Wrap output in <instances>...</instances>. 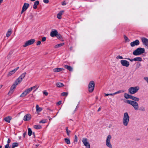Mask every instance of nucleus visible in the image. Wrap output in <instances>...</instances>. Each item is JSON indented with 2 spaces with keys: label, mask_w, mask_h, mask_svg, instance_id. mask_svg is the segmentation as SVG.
Masks as SVG:
<instances>
[{
  "label": "nucleus",
  "mask_w": 148,
  "mask_h": 148,
  "mask_svg": "<svg viewBox=\"0 0 148 148\" xmlns=\"http://www.w3.org/2000/svg\"><path fill=\"white\" fill-rule=\"evenodd\" d=\"M130 121V116L127 112L124 113L122 120V123L123 125L127 126Z\"/></svg>",
  "instance_id": "obj_1"
},
{
  "label": "nucleus",
  "mask_w": 148,
  "mask_h": 148,
  "mask_svg": "<svg viewBox=\"0 0 148 148\" xmlns=\"http://www.w3.org/2000/svg\"><path fill=\"white\" fill-rule=\"evenodd\" d=\"M125 102L132 105L135 110H137L139 109V105L136 102L127 100L125 101Z\"/></svg>",
  "instance_id": "obj_2"
},
{
  "label": "nucleus",
  "mask_w": 148,
  "mask_h": 148,
  "mask_svg": "<svg viewBox=\"0 0 148 148\" xmlns=\"http://www.w3.org/2000/svg\"><path fill=\"white\" fill-rule=\"evenodd\" d=\"M140 89L138 86L134 87H131L128 89L129 92L131 94H134L137 92Z\"/></svg>",
  "instance_id": "obj_3"
},
{
  "label": "nucleus",
  "mask_w": 148,
  "mask_h": 148,
  "mask_svg": "<svg viewBox=\"0 0 148 148\" xmlns=\"http://www.w3.org/2000/svg\"><path fill=\"white\" fill-rule=\"evenodd\" d=\"M145 51L144 48H138L133 52V54L135 56H138L143 53Z\"/></svg>",
  "instance_id": "obj_4"
},
{
  "label": "nucleus",
  "mask_w": 148,
  "mask_h": 148,
  "mask_svg": "<svg viewBox=\"0 0 148 148\" xmlns=\"http://www.w3.org/2000/svg\"><path fill=\"white\" fill-rule=\"evenodd\" d=\"M95 86V84L94 82L93 81H90L88 85V90L89 92H92L94 89Z\"/></svg>",
  "instance_id": "obj_5"
},
{
  "label": "nucleus",
  "mask_w": 148,
  "mask_h": 148,
  "mask_svg": "<svg viewBox=\"0 0 148 148\" xmlns=\"http://www.w3.org/2000/svg\"><path fill=\"white\" fill-rule=\"evenodd\" d=\"M112 136L110 135L108 136L106 141V146L109 148H112V145L111 143V140Z\"/></svg>",
  "instance_id": "obj_6"
},
{
  "label": "nucleus",
  "mask_w": 148,
  "mask_h": 148,
  "mask_svg": "<svg viewBox=\"0 0 148 148\" xmlns=\"http://www.w3.org/2000/svg\"><path fill=\"white\" fill-rule=\"evenodd\" d=\"M26 74V72H24L15 81V84H19L21 82L23 79L25 77Z\"/></svg>",
  "instance_id": "obj_7"
},
{
  "label": "nucleus",
  "mask_w": 148,
  "mask_h": 148,
  "mask_svg": "<svg viewBox=\"0 0 148 148\" xmlns=\"http://www.w3.org/2000/svg\"><path fill=\"white\" fill-rule=\"evenodd\" d=\"M35 41V40L34 39L29 40L25 42L23 46L24 47H26L28 45L32 44Z\"/></svg>",
  "instance_id": "obj_8"
},
{
  "label": "nucleus",
  "mask_w": 148,
  "mask_h": 148,
  "mask_svg": "<svg viewBox=\"0 0 148 148\" xmlns=\"http://www.w3.org/2000/svg\"><path fill=\"white\" fill-rule=\"evenodd\" d=\"M17 85L18 84H16L15 83L14 84L12 85L10 88V90L8 93V95H10L13 93L14 91V88H16Z\"/></svg>",
  "instance_id": "obj_9"
},
{
  "label": "nucleus",
  "mask_w": 148,
  "mask_h": 148,
  "mask_svg": "<svg viewBox=\"0 0 148 148\" xmlns=\"http://www.w3.org/2000/svg\"><path fill=\"white\" fill-rule=\"evenodd\" d=\"M121 64L122 66L128 67L130 65L129 62L125 60H121L120 61Z\"/></svg>",
  "instance_id": "obj_10"
},
{
  "label": "nucleus",
  "mask_w": 148,
  "mask_h": 148,
  "mask_svg": "<svg viewBox=\"0 0 148 148\" xmlns=\"http://www.w3.org/2000/svg\"><path fill=\"white\" fill-rule=\"evenodd\" d=\"M29 6V5L28 3H25L22 7L21 13L22 14L24 11H26Z\"/></svg>",
  "instance_id": "obj_11"
},
{
  "label": "nucleus",
  "mask_w": 148,
  "mask_h": 148,
  "mask_svg": "<svg viewBox=\"0 0 148 148\" xmlns=\"http://www.w3.org/2000/svg\"><path fill=\"white\" fill-rule=\"evenodd\" d=\"M141 39L143 44L148 47V39L144 37H142Z\"/></svg>",
  "instance_id": "obj_12"
},
{
  "label": "nucleus",
  "mask_w": 148,
  "mask_h": 148,
  "mask_svg": "<svg viewBox=\"0 0 148 148\" xmlns=\"http://www.w3.org/2000/svg\"><path fill=\"white\" fill-rule=\"evenodd\" d=\"M31 118V115L29 114H27L24 116L23 120L24 121H28Z\"/></svg>",
  "instance_id": "obj_13"
},
{
  "label": "nucleus",
  "mask_w": 148,
  "mask_h": 148,
  "mask_svg": "<svg viewBox=\"0 0 148 148\" xmlns=\"http://www.w3.org/2000/svg\"><path fill=\"white\" fill-rule=\"evenodd\" d=\"M139 41L138 40H136L130 43V45L132 47H134L136 45H138L139 44Z\"/></svg>",
  "instance_id": "obj_14"
},
{
  "label": "nucleus",
  "mask_w": 148,
  "mask_h": 148,
  "mask_svg": "<svg viewBox=\"0 0 148 148\" xmlns=\"http://www.w3.org/2000/svg\"><path fill=\"white\" fill-rule=\"evenodd\" d=\"M58 34V32L56 30H54L53 31H52L50 33V36L52 37H54L57 36V34Z\"/></svg>",
  "instance_id": "obj_15"
},
{
  "label": "nucleus",
  "mask_w": 148,
  "mask_h": 148,
  "mask_svg": "<svg viewBox=\"0 0 148 148\" xmlns=\"http://www.w3.org/2000/svg\"><path fill=\"white\" fill-rule=\"evenodd\" d=\"M64 70V69L62 68H57L53 69V71L55 72H58Z\"/></svg>",
  "instance_id": "obj_16"
},
{
  "label": "nucleus",
  "mask_w": 148,
  "mask_h": 148,
  "mask_svg": "<svg viewBox=\"0 0 148 148\" xmlns=\"http://www.w3.org/2000/svg\"><path fill=\"white\" fill-rule=\"evenodd\" d=\"M64 12V11L63 10L61 11L59 13L57 14V17L59 19H60L62 18V15L63 13Z\"/></svg>",
  "instance_id": "obj_17"
},
{
  "label": "nucleus",
  "mask_w": 148,
  "mask_h": 148,
  "mask_svg": "<svg viewBox=\"0 0 148 148\" xmlns=\"http://www.w3.org/2000/svg\"><path fill=\"white\" fill-rule=\"evenodd\" d=\"M131 99L135 101H138L139 100V99L137 97L132 95Z\"/></svg>",
  "instance_id": "obj_18"
},
{
  "label": "nucleus",
  "mask_w": 148,
  "mask_h": 148,
  "mask_svg": "<svg viewBox=\"0 0 148 148\" xmlns=\"http://www.w3.org/2000/svg\"><path fill=\"white\" fill-rule=\"evenodd\" d=\"M12 119V117L10 116H8L4 118V120L5 121L8 123L10 122V121Z\"/></svg>",
  "instance_id": "obj_19"
},
{
  "label": "nucleus",
  "mask_w": 148,
  "mask_h": 148,
  "mask_svg": "<svg viewBox=\"0 0 148 148\" xmlns=\"http://www.w3.org/2000/svg\"><path fill=\"white\" fill-rule=\"evenodd\" d=\"M64 67L70 71H73V68L71 66L67 65H64Z\"/></svg>",
  "instance_id": "obj_20"
},
{
  "label": "nucleus",
  "mask_w": 148,
  "mask_h": 148,
  "mask_svg": "<svg viewBox=\"0 0 148 148\" xmlns=\"http://www.w3.org/2000/svg\"><path fill=\"white\" fill-rule=\"evenodd\" d=\"M39 4V1H36L34 2L33 8L34 9H36L37 8V6Z\"/></svg>",
  "instance_id": "obj_21"
},
{
  "label": "nucleus",
  "mask_w": 148,
  "mask_h": 148,
  "mask_svg": "<svg viewBox=\"0 0 148 148\" xmlns=\"http://www.w3.org/2000/svg\"><path fill=\"white\" fill-rule=\"evenodd\" d=\"M36 111L38 112H40L42 110V108L39 107V106L38 105H37L36 106Z\"/></svg>",
  "instance_id": "obj_22"
},
{
  "label": "nucleus",
  "mask_w": 148,
  "mask_h": 148,
  "mask_svg": "<svg viewBox=\"0 0 148 148\" xmlns=\"http://www.w3.org/2000/svg\"><path fill=\"white\" fill-rule=\"evenodd\" d=\"M12 33V30L11 29H9L8 30V31L6 33V36L7 37H9L11 35Z\"/></svg>",
  "instance_id": "obj_23"
},
{
  "label": "nucleus",
  "mask_w": 148,
  "mask_h": 148,
  "mask_svg": "<svg viewBox=\"0 0 148 148\" xmlns=\"http://www.w3.org/2000/svg\"><path fill=\"white\" fill-rule=\"evenodd\" d=\"M56 86L58 87H61L64 86V84L60 82H57L56 84Z\"/></svg>",
  "instance_id": "obj_24"
},
{
  "label": "nucleus",
  "mask_w": 148,
  "mask_h": 148,
  "mask_svg": "<svg viewBox=\"0 0 148 148\" xmlns=\"http://www.w3.org/2000/svg\"><path fill=\"white\" fill-rule=\"evenodd\" d=\"M18 143H12V146L11 148L10 147L9 148H14L15 147H18Z\"/></svg>",
  "instance_id": "obj_25"
},
{
  "label": "nucleus",
  "mask_w": 148,
  "mask_h": 148,
  "mask_svg": "<svg viewBox=\"0 0 148 148\" xmlns=\"http://www.w3.org/2000/svg\"><path fill=\"white\" fill-rule=\"evenodd\" d=\"M124 96L125 98L126 99H127L128 98L131 99L132 95H130L127 93H125L124 94Z\"/></svg>",
  "instance_id": "obj_26"
},
{
  "label": "nucleus",
  "mask_w": 148,
  "mask_h": 148,
  "mask_svg": "<svg viewBox=\"0 0 148 148\" xmlns=\"http://www.w3.org/2000/svg\"><path fill=\"white\" fill-rule=\"evenodd\" d=\"M28 94L25 90L20 96V97H23L26 96Z\"/></svg>",
  "instance_id": "obj_27"
},
{
  "label": "nucleus",
  "mask_w": 148,
  "mask_h": 148,
  "mask_svg": "<svg viewBox=\"0 0 148 148\" xmlns=\"http://www.w3.org/2000/svg\"><path fill=\"white\" fill-rule=\"evenodd\" d=\"M134 61H142V59L140 57H136L135 58H134Z\"/></svg>",
  "instance_id": "obj_28"
},
{
  "label": "nucleus",
  "mask_w": 148,
  "mask_h": 148,
  "mask_svg": "<svg viewBox=\"0 0 148 148\" xmlns=\"http://www.w3.org/2000/svg\"><path fill=\"white\" fill-rule=\"evenodd\" d=\"M64 45V43H60V44H58V45H56L55 46V47L56 48H58V47H60Z\"/></svg>",
  "instance_id": "obj_29"
},
{
  "label": "nucleus",
  "mask_w": 148,
  "mask_h": 148,
  "mask_svg": "<svg viewBox=\"0 0 148 148\" xmlns=\"http://www.w3.org/2000/svg\"><path fill=\"white\" fill-rule=\"evenodd\" d=\"M82 141L84 144L88 142V141L87 139L86 138H83L82 140Z\"/></svg>",
  "instance_id": "obj_30"
},
{
  "label": "nucleus",
  "mask_w": 148,
  "mask_h": 148,
  "mask_svg": "<svg viewBox=\"0 0 148 148\" xmlns=\"http://www.w3.org/2000/svg\"><path fill=\"white\" fill-rule=\"evenodd\" d=\"M34 128L36 129H39L41 128V126L40 125H34Z\"/></svg>",
  "instance_id": "obj_31"
},
{
  "label": "nucleus",
  "mask_w": 148,
  "mask_h": 148,
  "mask_svg": "<svg viewBox=\"0 0 148 148\" xmlns=\"http://www.w3.org/2000/svg\"><path fill=\"white\" fill-rule=\"evenodd\" d=\"M15 72L13 70L10 71L8 74V76H10L12 75V74H14Z\"/></svg>",
  "instance_id": "obj_32"
},
{
  "label": "nucleus",
  "mask_w": 148,
  "mask_h": 148,
  "mask_svg": "<svg viewBox=\"0 0 148 148\" xmlns=\"http://www.w3.org/2000/svg\"><path fill=\"white\" fill-rule=\"evenodd\" d=\"M32 132L30 128L28 129V135L29 136H31L32 135Z\"/></svg>",
  "instance_id": "obj_33"
},
{
  "label": "nucleus",
  "mask_w": 148,
  "mask_h": 148,
  "mask_svg": "<svg viewBox=\"0 0 148 148\" xmlns=\"http://www.w3.org/2000/svg\"><path fill=\"white\" fill-rule=\"evenodd\" d=\"M85 146L86 147V148H90V145L89 143L88 142L84 144Z\"/></svg>",
  "instance_id": "obj_34"
},
{
  "label": "nucleus",
  "mask_w": 148,
  "mask_h": 148,
  "mask_svg": "<svg viewBox=\"0 0 148 148\" xmlns=\"http://www.w3.org/2000/svg\"><path fill=\"white\" fill-rule=\"evenodd\" d=\"M64 140L65 142L68 144H70V141L69 139L65 138L64 139Z\"/></svg>",
  "instance_id": "obj_35"
},
{
  "label": "nucleus",
  "mask_w": 148,
  "mask_h": 148,
  "mask_svg": "<svg viewBox=\"0 0 148 148\" xmlns=\"http://www.w3.org/2000/svg\"><path fill=\"white\" fill-rule=\"evenodd\" d=\"M37 87V85H36L35 86H34L30 88L32 90L33 89H35L36 88V89L34 90V91H35L36 90H37L38 89V87Z\"/></svg>",
  "instance_id": "obj_36"
},
{
  "label": "nucleus",
  "mask_w": 148,
  "mask_h": 148,
  "mask_svg": "<svg viewBox=\"0 0 148 148\" xmlns=\"http://www.w3.org/2000/svg\"><path fill=\"white\" fill-rule=\"evenodd\" d=\"M124 92V90H119L117 92H114L115 95L120 93L122 92Z\"/></svg>",
  "instance_id": "obj_37"
},
{
  "label": "nucleus",
  "mask_w": 148,
  "mask_h": 148,
  "mask_svg": "<svg viewBox=\"0 0 148 148\" xmlns=\"http://www.w3.org/2000/svg\"><path fill=\"white\" fill-rule=\"evenodd\" d=\"M68 127H66V132L67 135L68 136H69V134L71 133V131L69 130L68 129Z\"/></svg>",
  "instance_id": "obj_38"
},
{
  "label": "nucleus",
  "mask_w": 148,
  "mask_h": 148,
  "mask_svg": "<svg viewBox=\"0 0 148 148\" xmlns=\"http://www.w3.org/2000/svg\"><path fill=\"white\" fill-rule=\"evenodd\" d=\"M124 39L125 40V42H129V40L128 38L125 35L124 36Z\"/></svg>",
  "instance_id": "obj_39"
},
{
  "label": "nucleus",
  "mask_w": 148,
  "mask_h": 148,
  "mask_svg": "<svg viewBox=\"0 0 148 148\" xmlns=\"http://www.w3.org/2000/svg\"><path fill=\"white\" fill-rule=\"evenodd\" d=\"M68 94V93L66 92H63L61 94V95L62 96H67Z\"/></svg>",
  "instance_id": "obj_40"
},
{
  "label": "nucleus",
  "mask_w": 148,
  "mask_h": 148,
  "mask_svg": "<svg viewBox=\"0 0 148 148\" xmlns=\"http://www.w3.org/2000/svg\"><path fill=\"white\" fill-rule=\"evenodd\" d=\"M25 91L28 94L30 92L32 91L30 88H28L25 90Z\"/></svg>",
  "instance_id": "obj_41"
},
{
  "label": "nucleus",
  "mask_w": 148,
  "mask_h": 148,
  "mask_svg": "<svg viewBox=\"0 0 148 148\" xmlns=\"http://www.w3.org/2000/svg\"><path fill=\"white\" fill-rule=\"evenodd\" d=\"M47 122V121L46 120H42L41 121H40L39 122V123H46Z\"/></svg>",
  "instance_id": "obj_42"
},
{
  "label": "nucleus",
  "mask_w": 148,
  "mask_h": 148,
  "mask_svg": "<svg viewBox=\"0 0 148 148\" xmlns=\"http://www.w3.org/2000/svg\"><path fill=\"white\" fill-rule=\"evenodd\" d=\"M56 36H56V37L58 38H62V36L60 34H57Z\"/></svg>",
  "instance_id": "obj_43"
},
{
  "label": "nucleus",
  "mask_w": 148,
  "mask_h": 148,
  "mask_svg": "<svg viewBox=\"0 0 148 148\" xmlns=\"http://www.w3.org/2000/svg\"><path fill=\"white\" fill-rule=\"evenodd\" d=\"M116 59H122L123 58V57L122 56H121L119 55L116 56Z\"/></svg>",
  "instance_id": "obj_44"
},
{
  "label": "nucleus",
  "mask_w": 148,
  "mask_h": 148,
  "mask_svg": "<svg viewBox=\"0 0 148 148\" xmlns=\"http://www.w3.org/2000/svg\"><path fill=\"white\" fill-rule=\"evenodd\" d=\"M140 110L141 111H145V109L144 107H142L140 108Z\"/></svg>",
  "instance_id": "obj_45"
},
{
  "label": "nucleus",
  "mask_w": 148,
  "mask_h": 148,
  "mask_svg": "<svg viewBox=\"0 0 148 148\" xmlns=\"http://www.w3.org/2000/svg\"><path fill=\"white\" fill-rule=\"evenodd\" d=\"M77 138L76 135L75 136L74 142H77Z\"/></svg>",
  "instance_id": "obj_46"
},
{
  "label": "nucleus",
  "mask_w": 148,
  "mask_h": 148,
  "mask_svg": "<svg viewBox=\"0 0 148 148\" xmlns=\"http://www.w3.org/2000/svg\"><path fill=\"white\" fill-rule=\"evenodd\" d=\"M144 79L147 82V83L148 84V77H145L144 78Z\"/></svg>",
  "instance_id": "obj_47"
},
{
  "label": "nucleus",
  "mask_w": 148,
  "mask_h": 148,
  "mask_svg": "<svg viewBox=\"0 0 148 148\" xmlns=\"http://www.w3.org/2000/svg\"><path fill=\"white\" fill-rule=\"evenodd\" d=\"M11 142V140L10 138H8L7 141V144L6 145L8 144V146H9V144Z\"/></svg>",
  "instance_id": "obj_48"
},
{
  "label": "nucleus",
  "mask_w": 148,
  "mask_h": 148,
  "mask_svg": "<svg viewBox=\"0 0 148 148\" xmlns=\"http://www.w3.org/2000/svg\"><path fill=\"white\" fill-rule=\"evenodd\" d=\"M13 51H10L9 53V54L8 55V57H10V55H11L12 53H13Z\"/></svg>",
  "instance_id": "obj_49"
},
{
  "label": "nucleus",
  "mask_w": 148,
  "mask_h": 148,
  "mask_svg": "<svg viewBox=\"0 0 148 148\" xmlns=\"http://www.w3.org/2000/svg\"><path fill=\"white\" fill-rule=\"evenodd\" d=\"M46 40V38L45 37H43L42 39V42L45 41Z\"/></svg>",
  "instance_id": "obj_50"
},
{
  "label": "nucleus",
  "mask_w": 148,
  "mask_h": 148,
  "mask_svg": "<svg viewBox=\"0 0 148 148\" xmlns=\"http://www.w3.org/2000/svg\"><path fill=\"white\" fill-rule=\"evenodd\" d=\"M43 2L46 3H47L49 2L48 0H43Z\"/></svg>",
  "instance_id": "obj_51"
},
{
  "label": "nucleus",
  "mask_w": 148,
  "mask_h": 148,
  "mask_svg": "<svg viewBox=\"0 0 148 148\" xmlns=\"http://www.w3.org/2000/svg\"><path fill=\"white\" fill-rule=\"evenodd\" d=\"M19 67H18L13 70L15 73L16 72V71L18 70V69H19Z\"/></svg>",
  "instance_id": "obj_52"
},
{
  "label": "nucleus",
  "mask_w": 148,
  "mask_h": 148,
  "mask_svg": "<svg viewBox=\"0 0 148 148\" xmlns=\"http://www.w3.org/2000/svg\"><path fill=\"white\" fill-rule=\"evenodd\" d=\"M43 93L46 96H47L48 95V93L45 91H44L43 92Z\"/></svg>",
  "instance_id": "obj_53"
},
{
  "label": "nucleus",
  "mask_w": 148,
  "mask_h": 148,
  "mask_svg": "<svg viewBox=\"0 0 148 148\" xmlns=\"http://www.w3.org/2000/svg\"><path fill=\"white\" fill-rule=\"evenodd\" d=\"M41 44V42L40 41H38L37 42L36 45H40Z\"/></svg>",
  "instance_id": "obj_54"
},
{
  "label": "nucleus",
  "mask_w": 148,
  "mask_h": 148,
  "mask_svg": "<svg viewBox=\"0 0 148 148\" xmlns=\"http://www.w3.org/2000/svg\"><path fill=\"white\" fill-rule=\"evenodd\" d=\"M61 102H62V101H58V102H57V105H60L61 103Z\"/></svg>",
  "instance_id": "obj_55"
},
{
  "label": "nucleus",
  "mask_w": 148,
  "mask_h": 148,
  "mask_svg": "<svg viewBox=\"0 0 148 148\" xmlns=\"http://www.w3.org/2000/svg\"><path fill=\"white\" fill-rule=\"evenodd\" d=\"M127 59L128 60H130L131 62H133V61H134V59H130V58H127Z\"/></svg>",
  "instance_id": "obj_56"
},
{
  "label": "nucleus",
  "mask_w": 148,
  "mask_h": 148,
  "mask_svg": "<svg viewBox=\"0 0 148 148\" xmlns=\"http://www.w3.org/2000/svg\"><path fill=\"white\" fill-rule=\"evenodd\" d=\"M115 95V93H110L109 94V95L113 96Z\"/></svg>",
  "instance_id": "obj_57"
},
{
  "label": "nucleus",
  "mask_w": 148,
  "mask_h": 148,
  "mask_svg": "<svg viewBox=\"0 0 148 148\" xmlns=\"http://www.w3.org/2000/svg\"><path fill=\"white\" fill-rule=\"evenodd\" d=\"M5 148H9L8 145H6L5 146Z\"/></svg>",
  "instance_id": "obj_58"
},
{
  "label": "nucleus",
  "mask_w": 148,
  "mask_h": 148,
  "mask_svg": "<svg viewBox=\"0 0 148 148\" xmlns=\"http://www.w3.org/2000/svg\"><path fill=\"white\" fill-rule=\"evenodd\" d=\"M104 95H105V97L107 96H108L109 95V94L105 93L104 94Z\"/></svg>",
  "instance_id": "obj_59"
},
{
  "label": "nucleus",
  "mask_w": 148,
  "mask_h": 148,
  "mask_svg": "<svg viewBox=\"0 0 148 148\" xmlns=\"http://www.w3.org/2000/svg\"><path fill=\"white\" fill-rule=\"evenodd\" d=\"M101 107H99V109H98V110H97V111L98 112H99V111H100L101 110Z\"/></svg>",
  "instance_id": "obj_60"
},
{
  "label": "nucleus",
  "mask_w": 148,
  "mask_h": 148,
  "mask_svg": "<svg viewBox=\"0 0 148 148\" xmlns=\"http://www.w3.org/2000/svg\"><path fill=\"white\" fill-rule=\"evenodd\" d=\"M3 0H0V5L2 2Z\"/></svg>",
  "instance_id": "obj_61"
},
{
  "label": "nucleus",
  "mask_w": 148,
  "mask_h": 148,
  "mask_svg": "<svg viewBox=\"0 0 148 148\" xmlns=\"http://www.w3.org/2000/svg\"><path fill=\"white\" fill-rule=\"evenodd\" d=\"M2 86H3V85H0V89L2 88Z\"/></svg>",
  "instance_id": "obj_62"
},
{
  "label": "nucleus",
  "mask_w": 148,
  "mask_h": 148,
  "mask_svg": "<svg viewBox=\"0 0 148 148\" xmlns=\"http://www.w3.org/2000/svg\"><path fill=\"white\" fill-rule=\"evenodd\" d=\"M25 134H26V133H23V135L24 137H25Z\"/></svg>",
  "instance_id": "obj_63"
},
{
  "label": "nucleus",
  "mask_w": 148,
  "mask_h": 148,
  "mask_svg": "<svg viewBox=\"0 0 148 148\" xmlns=\"http://www.w3.org/2000/svg\"><path fill=\"white\" fill-rule=\"evenodd\" d=\"M66 3H63V4H62V5H66Z\"/></svg>",
  "instance_id": "obj_64"
}]
</instances>
